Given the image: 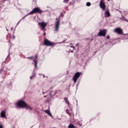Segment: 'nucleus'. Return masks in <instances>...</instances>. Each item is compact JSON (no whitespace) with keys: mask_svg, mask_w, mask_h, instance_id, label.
Listing matches in <instances>:
<instances>
[{"mask_svg":"<svg viewBox=\"0 0 128 128\" xmlns=\"http://www.w3.org/2000/svg\"><path fill=\"white\" fill-rule=\"evenodd\" d=\"M46 96H44V98H46Z\"/></svg>","mask_w":128,"mask_h":128,"instance_id":"obj_30","label":"nucleus"},{"mask_svg":"<svg viewBox=\"0 0 128 128\" xmlns=\"http://www.w3.org/2000/svg\"><path fill=\"white\" fill-rule=\"evenodd\" d=\"M66 114H70V113H68V110H66Z\"/></svg>","mask_w":128,"mask_h":128,"instance_id":"obj_23","label":"nucleus"},{"mask_svg":"<svg viewBox=\"0 0 128 128\" xmlns=\"http://www.w3.org/2000/svg\"><path fill=\"white\" fill-rule=\"evenodd\" d=\"M114 32L117 34H122V30L120 28H116Z\"/></svg>","mask_w":128,"mask_h":128,"instance_id":"obj_9","label":"nucleus"},{"mask_svg":"<svg viewBox=\"0 0 128 128\" xmlns=\"http://www.w3.org/2000/svg\"><path fill=\"white\" fill-rule=\"evenodd\" d=\"M44 112L46 114H47L48 116L52 118V113H50V110H45Z\"/></svg>","mask_w":128,"mask_h":128,"instance_id":"obj_12","label":"nucleus"},{"mask_svg":"<svg viewBox=\"0 0 128 128\" xmlns=\"http://www.w3.org/2000/svg\"><path fill=\"white\" fill-rule=\"evenodd\" d=\"M0 128H4V124L0 122Z\"/></svg>","mask_w":128,"mask_h":128,"instance_id":"obj_16","label":"nucleus"},{"mask_svg":"<svg viewBox=\"0 0 128 128\" xmlns=\"http://www.w3.org/2000/svg\"><path fill=\"white\" fill-rule=\"evenodd\" d=\"M100 8L102 10H106V4H104V1H100Z\"/></svg>","mask_w":128,"mask_h":128,"instance_id":"obj_7","label":"nucleus"},{"mask_svg":"<svg viewBox=\"0 0 128 128\" xmlns=\"http://www.w3.org/2000/svg\"><path fill=\"white\" fill-rule=\"evenodd\" d=\"M35 58H38V56H35Z\"/></svg>","mask_w":128,"mask_h":128,"instance_id":"obj_25","label":"nucleus"},{"mask_svg":"<svg viewBox=\"0 0 128 128\" xmlns=\"http://www.w3.org/2000/svg\"><path fill=\"white\" fill-rule=\"evenodd\" d=\"M106 30H100L99 32L98 33V36H106Z\"/></svg>","mask_w":128,"mask_h":128,"instance_id":"obj_5","label":"nucleus"},{"mask_svg":"<svg viewBox=\"0 0 128 128\" xmlns=\"http://www.w3.org/2000/svg\"><path fill=\"white\" fill-rule=\"evenodd\" d=\"M12 38H13V40H14V38H16V37L14 36H13Z\"/></svg>","mask_w":128,"mask_h":128,"instance_id":"obj_24","label":"nucleus"},{"mask_svg":"<svg viewBox=\"0 0 128 128\" xmlns=\"http://www.w3.org/2000/svg\"><path fill=\"white\" fill-rule=\"evenodd\" d=\"M71 46H70V48H71L72 50H74V47L72 46V44H70Z\"/></svg>","mask_w":128,"mask_h":128,"instance_id":"obj_19","label":"nucleus"},{"mask_svg":"<svg viewBox=\"0 0 128 128\" xmlns=\"http://www.w3.org/2000/svg\"><path fill=\"white\" fill-rule=\"evenodd\" d=\"M6 110H2L0 114V118H6Z\"/></svg>","mask_w":128,"mask_h":128,"instance_id":"obj_10","label":"nucleus"},{"mask_svg":"<svg viewBox=\"0 0 128 128\" xmlns=\"http://www.w3.org/2000/svg\"><path fill=\"white\" fill-rule=\"evenodd\" d=\"M4 1L6 0H4Z\"/></svg>","mask_w":128,"mask_h":128,"instance_id":"obj_31","label":"nucleus"},{"mask_svg":"<svg viewBox=\"0 0 128 128\" xmlns=\"http://www.w3.org/2000/svg\"><path fill=\"white\" fill-rule=\"evenodd\" d=\"M42 14V11L40 9L38 8H35L33 9L32 11H31L28 14H26V16L22 18V20L26 18V16H28L30 14Z\"/></svg>","mask_w":128,"mask_h":128,"instance_id":"obj_2","label":"nucleus"},{"mask_svg":"<svg viewBox=\"0 0 128 128\" xmlns=\"http://www.w3.org/2000/svg\"><path fill=\"white\" fill-rule=\"evenodd\" d=\"M38 24L39 26H41V28H42V30H44L46 28V25L48 24L43 22H38Z\"/></svg>","mask_w":128,"mask_h":128,"instance_id":"obj_8","label":"nucleus"},{"mask_svg":"<svg viewBox=\"0 0 128 128\" xmlns=\"http://www.w3.org/2000/svg\"><path fill=\"white\" fill-rule=\"evenodd\" d=\"M34 62V63L35 64V68H36L38 66V60H33Z\"/></svg>","mask_w":128,"mask_h":128,"instance_id":"obj_14","label":"nucleus"},{"mask_svg":"<svg viewBox=\"0 0 128 128\" xmlns=\"http://www.w3.org/2000/svg\"><path fill=\"white\" fill-rule=\"evenodd\" d=\"M68 0H64V2L65 4H68Z\"/></svg>","mask_w":128,"mask_h":128,"instance_id":"obj_18","label":"nucleus"},{"mask_svg":"<svg viewBox=\"0 0 128 128\" xmlns=\"http://www.w3.org/2000/svg\"><path fill=\"white\" fill-rule=\"evenodd\" d=\"M17 106H18L21 108H26V110H32V108L28 105V104H26V102L23 100H20L17 102Z\"/></svg>","mask_w":128,"mask_h":128,"instance_id":"obj_1","label":"nucleus"},{"mask_svg":"<svg viewBox=\"0 0 128 128\" xmlns=\"http://www.w3.org/2000/svg\"><path fill=\"white\" fill-rule=\"evenodd\" d=\"M106 39H107V40H110V36H106Z\"/></svg>","mask_w":128,"mask_h":128,"instance_id":"obj_20","label":"nucleus"},{"mask_svg":"<svg viewBox=\"0 0 128 128\" xmlns=\"http://www.w3.org/2000/svg\"><path fill=\"white\" fill-rule=\"evenodd\" d=\"M32 78H34V75H32V76L30 77V80H32Z\"/></svg>","mask_w":128,"mask_h":128,"instance_id":"obj_22","label":"nucleus"},{"mask_svg":"<svg viewBox=\"0 0 128 128\" xmlns=\"http://www.w3.org/2000/svg\"><path fill=\"white\" fill-rule=\"evenodd\" d=\"M43 77H44V78H45V77H44V75H43Z\"/></svg>","mask_w":128,"mask_h":128,"instance_id":"obj_29","label":"nucleus"},{"mask_svg":"<svg viewBox=\"0 0 128 128\" xmlns=\"http://www.w3.org/2000/svg\"><path fill=\"white\" fill-rule=\"evenodd\" d=\"M80 74H82V72H77L74 74V76L72 78V80L74 84H76V82L78 81V78L80 76Z\"/></svg>","mask_w":128,"mask_h":128,"instance_id":"obj_3","label":"nucleus"},{"mask_svg":"<svg viewBox=\"0 0 128 128\" xmlns=\"http://www.w3.org/2000/svg\"><path fill=\"white\" fill-rule=\"evenodd\" d=\"M86 6H90V2H88L86 4Z\"/></svg>","mask_w":128,"mask_h":128,"instance_id":"obj_17","label":"nucleus"},{"mask_svg":"<svg viewBox=\"0 0 128 128\" xmlns=\"http://www.w3.org/2000/svg\"><path fill=\"white\" fill-rule=\"evenodd\" d=\"M44 36H46V33H44Z\"/></svg>","mask_w":128,"mask_h":128,"instance_id":"obj_27","label":"nucleus"},{"mask_svg":"<svg viewBox=\"0 0 128 128\" xmlns=\"http://www.w3.org/2000/svg\"><path fill=\"white\" fill-rule=\"evenodd\" d=\"M32 58H34V57H32V56L28 57V58H30V60H32Z\"/></svg>","mask_w":128,"mask_h":128,"instance_id":"obj_21","label":"nucleus"},{"mask_svg":"<svg viewBox=\"0 0 128 128\" xmlns=\"http://www.w3.org/2000/svg\"><path fill=\"white\" fill-rule=\"evenodd\" d=\"M68 128H76V126H74V124H70L68 126Z\"/></svg>","mask_w":128,"mask_h":128,"instance_id":"obj_13","label":"nucleus"},{"mask_svg":"<svg viewBox=\"0 0 128 128\" xmlns=\"http://www.w3.org/2000/svg\"><path fill=\"white\" fill-rule=\"evenodd\" d=\"M100 2H104V0H100Z\"/></svg>","mask_w":128,"mask_h":128,"instance_id":"obj_28","label":"nucleus"},{"mask_svg":"<svg viewBox=\"0 0 128 128\" xmlns=\"http://www.w3.org/2000/svg\"><path fill=\"white\" fill-rule=\"evenodd\" d=\"M44 46H54V44L48 39H45L44 40Z\"/></svg>","mask_w":128,"mask_h":128,"instance_id":"obj_4","label":"nucleus"},{"mask_svg":"<svg viewBox=\"0 0 128 128\" xmlns=\"http://www.w3.org/2000/svg\"><path fill=\"white\" fill-rule=\"evenodd\" d=\"M64 100L66 101V104H70L68 100V98H64Z\"/></svg>","mask_w":128,"mask_h":128,"instance_id":"obj_15","label":"nucleus"},{"mask_svg":"<svg viewBox=\"0 0 128 128\" xmlns=\"http://www.w3.org/2000/svg\"><path fill=\"white\" fill-rule=\"evenodd\" d=\"M124 20L128 22V20H126L125 19Z\"/></svg>","mask_w":128,"mask_h":128,"instance_id":"obj_26","label":"nucleus"},{"mask_svg":"<svg viewBox=\"0 0 128 128\" xmlns=\"http://www.w3.org/2000/svg\"><path fill=\"white\" fill-rule=\"evenodd\" d=\"M105 18H110V11L106 10L104 14Z\"/></svg>","mask_w":128,"mask_h":128,"instance_id":"obj_11","label":"nucleus"},{"mask_svg":"<svg viewBox=\"0 0 128 128\" xmlns=\"http://www.w3.org/2000/svg\"><path fill=\"white\" fill-rule=\"evenodd\" d=\"M60 20H56V22H55V30L56 32H58L60 28Z\"/></svg>","mask_w":128,"mask_h":128,"instance_id":"obj_6","label":"nucleus"}]
</instances>
